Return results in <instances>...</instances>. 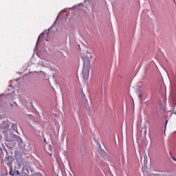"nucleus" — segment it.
Returning a JSON list of instances; mask_svg holds the SVG:
<instances>
[{
	"instance_id": "nucleus-6",
	"label": "nucleus",
	"mask_w": 176,
	"mask_h": 176,
	"mask_svg": "<svg viewBox=\"0 0 176 176\" xmlns=\"http://www.w3.org/2000/svg\"><path fill=\"white\" fill-rule=\"evenodd\" d=\"M33 176H42V174L38 173H37V174H36V175H34Z\"/></svg>"
},
{
	"instance_id": "nucleus-10",
	"label": "nucleus",
	"mask_w": 176,
	"mask_h": 176,
	"mask_svg": "<svg viewBox=\"0 0 176 176\" xmlns=\"http://www.w3.org/2000/svg\"><path fill=\"white\" fill-rule=\"evenodd\" d=\"M20 141H21V139H20Z\"/></svg>"
},
{
	"instance_id": "nucleus-7",
	"label": "nucleus",
	"mask_w": 176,
	"mask_h": 176,
	"mask_svg": "<svg viewBox=\"0 0 176 176\" xmlns=\"http://www.w3.org/2000/svg\"><path fill=\"white\" fill-rule=\"evenodd\" d=\"M173 160H175V161L176 160L175 157H173Z\"/></svg>"
},
{
	"instance_id": "nucleus-8",
	"label": "nucleus",
	"mask_w": 176,
	"mask_h": 176,
	"mask_svg": "<svg viewBox=\"0 0 176 176\" xmlns=\"http://www.w3.org/2000/svg\"><path fill=\"white\" fill-rule=\"evenodd\" d=\"M168 122V120L166 122V126H167V122Z\"/></svg>"
},
{
	"instance_id": "nucleus-2",
	"label": "nucleus",
	"mask_w": 176,
	"mask_h": 176,
	"mask_svg": "<svg viewBox=\"0 0 176 176\" xmlns=\"http://www.w3.org/2000/svg\"><path fill=\"white\" fill-rule=\"evenodd\" d=\"M1 129H3V130L6 129H9V125L8 124V122H3V124L1 125Z\"/></svg>"
},
{
	"instance_id": "nucleus-4",
	"label": "nucleus",
	"mask_w": 176,
	"mask_h": 176,
	"mask_svg": "<svg viewBox=\"0 0 176 176\" xmlns=\"http://www.w3.org/2000/svg\"><path fill=\"white\" fill-rule=\"evenodd\" d=\"M12 129L14 131H16V130H17V124H12Z\"/></svg>"
},
{
	"instance_id": "nucleus-3",
	"label": "nucleus",
	"mask_w": 176,
	"mask_h": 176,
	"mask_svg": "<svg viewBox=\"0 0 176 176\" xmlns=\"http://www.w3.org/2000/svg\"><path fill=\"white\" fill-rule=\"evenodd\" d=\"M10 175H12V176H17V175H20V172H19V170H14L12 174V170H10Z\"/></svg>"
},
{
	"instance_id": "nucleus-9",
	"label": "nucleus",
	"mask_w": 176,
	"mask_h": 176,
	"mask_svg": "<svg viewBox=\"0 0 176 176\" xmlns=\"http://www.w3.org/2000/svg\"><path fill=\"white\" fill-rule=\"evenodd\" d=\"M44 141H45V142L47 144L46 140H44Z\"/></svg>"
},
{
	"instance_id": "nucleus-1",
	"label": "nucleus",
	"mask_w": 176,
	"mask_h": 176,
	"mask_svg": "<svg viewBox=\"0 0 176 176\" xmlns=\"http://www.w3.org/2000/svg\"><path fill=\"white\" fill-rule=\"evenodd\" d=\"M83 62H84V67L82 69V78H83V80H85V82H86L87 80V79H89V75L90 74V71L88 69L85 68V67H86V65L87 67H89V65H90V60H89V58H82Z\"/></svg>"
},
{
	"instance_id": "nucleus-5",
	"label": "nucleus",
	"mask_w": 176,
	"mask_h": 176,
	"mask_svg": "<svg viewBox=\"0 0 176 176\" xmlns=\"http://www.w3.org/2000/svg\"><path fill=\"white\" fill-rule=\"evenodd\" d=\"M42 36H45V33H41V35L38 36L37 43L39 42V40L41 39V38H42Z\"/></svg>"
}]
</instances>
